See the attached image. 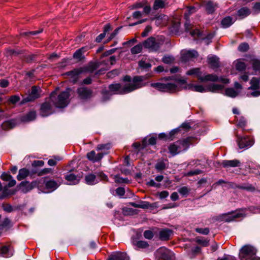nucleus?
<instances>
[{"instance_id": "nucleus-1", "label": "nucleus", "mask_w": 260, "mask_h": 260, "mask_svg": "<svg viewBox=\"0 0 260 260\" xmlns=\"http://www.w3.org/2000/svg\"><path fill=\"white\" fill-rule=\"evenodd\" d=\"M143 80L142 76H136L133 78L132 83L112 84L109 86V91L113 94H127L142 87Z\"/></svg>"}, {"instance_id": "nucleus-2", "label": "nucleus", "mask_w": 260, "mask_h": 260, "mask_svg": "<svg viewBox=\"0 0 260 260\" xmlns=\"http://www.w3.org/2000/svg\"><path fill=\"white\" fill-rule=\"evenodd\" d=\"M71 89L67 88L66 91L61 92L56 97V91H53L49 97L50 100L56 107L62 108L66 107L69 103V96Z\"/></svg>"}, {"instance_id": "nucleus-3", "label": "nucleus", "mask_w": 260, "mask_h": 260, "mask_svg": "<svg viewBox=\"0 0 260 260\" xmlns=\"http://www.w3.org/2000/svg\"><path fill=\"white\" fill-rule=\"evenodd\" d=\"M196 11L197 9L195 7H187L186 12L184 14V17L186 20V22L184 24L185 30L186 31H189L191 36L194 38L200 37L201 35V32L199 29H194L193 25L192 24H190L188 21L189 16L192 14L194 13Z\"/></svg>"}, {"instance_id": "nucleus-4", "label": "nucleus", "mask_w": 260, "mask_h": 260, "mask_svg": "<svg viewBox=\"0 0 260 260\" xmlns=\"http://www.w3.org/2000/svg\"><path fill=\"white\" fill-rule=\"evenodd\" d=\"M256 250L250 245H245L240 249L239 258L241 260H260V258L255 256Z\"/></svg>"}, {"instance_id": "nucleus-5", "label": "nucleus", "mask_w": 260, "mask_h": 260, "mask_svg": "<svg viewBox=\"0 0 260 260\" xmlns=\"http://www.w3.org/2000/svg\"><path fill=\"white\" fill-rule=\"evenodd\" d=\"M250 86L248 90H252V91L248 92L247 96L248 97H257L260 95V77H252L250 81Z\"/></svg>"}, {"instance_id": "nucleus-6", "label": "nucleus", "mask_w": 260, "mask_h": 260, "mask_svg": "<svg viewBox=\"0 0 260 260\" xmlns=\"http://www.w3.org/2000/svg\"><path fill=\"white\" fill-rule=\"evenodd\" d=\"M107 178V176L103 172H99L97 173L96 175L93 174H88L85 176V180L87 184L92 185L99 182L98 178H100L102 180H105Z\"/></svg>"}, {"instance_id": "nucleus-7", "label": "nucleus", "mask_w": 260, "mask_h": 260, "mask_svg": "<svg viewBox=\"0 0 260 260\" xmlns=\"http://www.w3.org/2000/svg\"><path fill=\"white\" fill-rule=\"evenodd\" d=\"M236 136L237 137V142L240 149L247 148L252 146L254 144V140L252 138L248 136L240 137L237 134H236Z\"/></svg>"}, {"instance_id": "nucleus-8", "label": "nucleus", "mask_w": 260, "mask_h": 260, "mask_svg": "<svg viewBox=\"0 0 260 260\" xmlns=\"http://www.w3.org/2000/svg\"><path fill=\"white\" fill-rule=\"evenodd\" d=\"M77 93L79 98L83 100H87L93 96L92 90L86 87H81L78 88Z\"/></svg>"}, {"instance_id": "nucleus-9", "label": "nucleus", "mask_w": 260, "mask_h": 260, "mask_svg": "<svg viewBox=\"0 0 260 260\" xmlns=\"http://www.w3.org/2000/svg\"><path fill=\"white\" fill-rule=\"evenodd\" d=\"M41 89L39 87L33 86L29 94L22 101V103L31 102L40 97Z\"/></svg>"}, {"instance_id": "nucleus-10", "label": "nucleus", "mask_w": 260, "mask_h": 260, "mask_svg": "<svg viewBox=\"0 0 260 260\" xmlns=\"http://www.w3.org/2000/svg\"><path fill=\"white\" fill-rule=\"evenodd\" d=\"M52 102L49 99L43 103L41 106L40 113L42 116H47L53 113Z\"/></svg>"}, {"instance_id": "nucleus-11", "label": "nucleus", "mask_w": 260, "mask_h": 260, "mask_svg": "<svg viewBox=\"0 0 260 260\" xmlns=\"http://www.w3.org/2000/svg\"><path fill=\"white\" fill-rule=\"evenodd\" d=\"M243 216V213L240 211H236L234 212H229L223 214L221 216L222 220L226 222H231L237 218H239Z\"/></svg>"}, {"instance_id": "nucleus-12", "label": "nucleus", "mask_w": 260, "mask_h": 260, "mask_svg": "<svg viewBox=\"0 0 260 260\" xmlns=\"http://www.w3.org/2000/svg\"><path fill=\"white\" fill-rule=\"evenodd\" d=\"M106 154H107V152H101L96 154L94 150H92L87 153L86 157L90 161L95 162L101 161Z\"/></svg>"}, {"instance_id": "nucleus-13", "label": "nucleus", "mask_w": 260, "mask_h": 260, "mask_svg": "<svg viewBox=\"0 0 260 260\" xmlns=\"http://www.w3.org/2000/svg\"><path fill=\"white\" fill-rule=\"evenodd\" d=\"M198 56V52L194 50L184 51L181 53V59L184 61H187L192 58H197Z\"/></svg>"}, {"instance_id": "nucleus-14", "label": "nucleus", "mask_w": 260, "mask_h": 260, "mask_svg": "<svg viewBox=\"0 0 260 260\" xmlns=\"http://www.w3.org/2000/svg\"><path fill=\"white\" fill-rule=\"evenodd\" d=\"M37 185V182L36 181H33L31 183H29L27 181L21 182L20 184V189L23 193H27L30 191L34 187Z\"/></svg>"}, {"instance_id": "nucleus-15", "label": "nucleus", "mask_w": 260, "mask_h": 260, "mask_svg": "<svg viewBox=\"0 0 260 260\" xmlns=\"http://www.w3.org/2000/svg\"><path fill=\"white\" fill-rule=\"evenodd\" d=\"M143 45L145 48L150 49L151 50H157L159 46L157 43L155 42L154 38L150 37L144 43Z\"/></svg>"}, {"instance_id": "nucleus-16", "label": "nucleus", "mask_w": 260, "mask_h": 260, "mask_svg": "<svg viewBox=\"0 0 260 260\" xmlns=\"http://www.w3.org/2000/svg\"><path fill=\"white\" fill-rule=\"evenodd\" d=\"M173 231L169 229H164L159 232V238L161 240H169L173 235Z\"/></svg>"}, {"instance_id": "nucleus-17", "label": "nucleus", "mask_w": 260, "mask_h": 260, "mask_svg": "<svg viewBox=\"0 0 260 260\" xmlns=\"http://www.w3.org/2000/svg\"><path fill=\"white\" fill-rule=\"evenodd\" d=\"M232 187L233 188H238L245 190L250 192H254L256 190L255 187L252 184L248 183H244L243 184H234Z\"/></svg>"}, {"instance_id": "nucleus-18", "label": "nucleus", "mask_w": 260, "mask_h": 260, "mask_svg": "<svg viewBox=\"0 0 260 260\" xmlns=\"http://www.w3.org/2000/svg\"><path fill=\"white\" fill-rule=\"evenodd\" d=\"M157 256L162 260H169L170 258L169 251L165 247H160L156 251Z\"/></svg>"}, {"instance_id": "nucleus-19", "label": "nucleus", "mask_w": 260, "mask_h": 260, "mask_svg": "<svg viewBox=\"0 0 260 260\" xmlns=\"http://www.w3.org/2000/svg\"><path fill=\"white\" fill-rule=\"evenodd\" d=\"M221 165L223 168H234L240 167L241 166L240 161L238 159L224 160L221 162Z\"/></svg>"}, {"instance_id": "nucleus-20", "label": "nucleus", "mask_w": 260, "mask_h": 260, "mask_svg": "<svg viewBox=\"0 0 260 260\" xmlns=\"http://www.w3.org/2000/svg\"><path fill=\"white\" fill-rule=\"evenodd\" d=\"M180 142H176L171 144L169 147V152L172 155H175L177 153L182 151L181 150V146H180Z\"/></svg>"}, {"instance_id": "nucleus-21", "label": "nucleus", "mask_w": 260, "mask_h": 260, "mask_svg": "<svg viewBox=\"0 0 260 260\" xmlns=\"http://www.w3.org/2000/svg\"><path fill=\"white\" fill-rule=\"evenodd\" d=\"M186 75L189 76H195L198 80L202 81L203 74L199 68H192L186 72Z\"/></svg>"}, {"instance_id": "nucleus-22", "label": "nucleus", "mask_w": 260, "mask_h": 260, "mask_svg": "<svg viewBox=\"0 0 260 260\" xmlns=\"http://www.w3.org/2000/svg\"><path fill=\"white\" fill-rule=\"evenodd\" d=\"M0 252L5 257H10L13 254V249L11 246H4L0 248Z\"/></svg>"}, {"instance_id": "nucleus-23", "label": "nucleus", "mask_w": 260, "mask_h": 260, "mask_svg": "<svg viewBox=\"0 0 260 260\" xmlns=\"http://www.w3.org/2000/svg\"><path fill=\"white\" fill-rule=\"evenodd\" d=\"M208 62L212 69L217 68L219 66V58L216 56H208Z\"/></svg>"}, {"instance_id": "nucleus-24", "label": "nucleus", "mask_w": 260, "mask_h": 260, "mask_svg": "<svg viewBox=\"0 0 260 260\" xmlns=\"http://www.w3.org/2000/svg\"><path fill=\"white\" fill-rule=\"evenodd\" d=\"M108 260H129L126 254L124 252H117L111 255Z\"/></svg>"}, {"instance_id": "nucleus-25", "label": "nucleus", "mask_w": 260, "mask_h": 260, "mask_svg": "<svg viewBox=\"0 0 260 260\" xmlns=\"http://www.w3.org/2000/svg\"><path fill=\"white\" fill-rule=\"evenodd\" d=\"M192 138L191 137L186 138L182 140L178 141L180 142V146H181L182 151L186 150L192 143Z\"/></svg>"}, {"instance_id": "nucleus-26", "label": "nucleus", "mask_w": 260, "mask_h": 260, "mask_svg": "<svg viewBox=\"0 0 260 260\" xmlns=\"http://www.w3.org/2000/svg\"><path fill=\"white\" fill-rule=\"evenodd\" d=\"M30 174L29 170L26 168H22L19 170L18 174L17 176L18 180L20 181L28 176Z\"/></svg>"}, {"instance_id": "nucleus-27", "label": "nucleus", "mask_w": 260, "mask_h": 260, "mask_svg": "<svg viewBox=\"0 0 260 260\" xmlns=\"http://www.w3.org/2000/svg\"><path fill=\"white\" fill-rule=\"evenodd\" d=\"M178 129H174L168 135L166 134L165 133H160L158 135V138L160 139H164L165 140H172V137L175 135L177 132Z\"/></svg>"}, {"instance_id": "nucleus-28", "label": "nucleus", "mask_w": 260, "mask_h": 260, "mask_svg": "<svg viewBox=\"0 0 260 260\" xmlns=\"http://www.w3.org/2000/svg\"><path fill=\"white\" fill-rule=\"evenodd\" d=\"M57 182L54 180H49L45 183V188L49 191H52L58 187Z\"/></svg>"}, {"instance_id": "nucleus-29", "label": "nucleus", "mask_w": 260, "mask_h": 260, "mask_svg": "<svg viewBox=\"0 0 260 260\" xmlns=\"http://www.w3.org/2000/svg\"><path fill=\"white\" fill-rule=\"evenodd\" d=\"M164 92H173L177 90V86L174 83H167L165 84Z\"/></svg>"}, {"instance_id": "nucleus-30", "label": "nucleus", "mask_w": 260, "mask_h": 260, "mask_svg": "<svg viewBox=\"0 0 260 260\" xmlns=\"http://www.w3.org/2000/svg\"><path fill=\"white\" fill-rule=\"evenodd\" d=\"M219 80V78L218 76L215 74H208L205 76L203 75L202 79L201 82L205 81H218Z\"/></svg>"}, {"instance_id": "nucleus-31", "label": "nucleus", "mask_w": 260, "mask_h": 260, "mask_svg": "<svg viewBox=\"0 0 260 260\" xmlns=\"http://www.w3.org/2000/svg\"><path fill=\"white\" fill-rule=\"evenodd\" d=\"M217 7V5L213 2H208L206 5V9L209 14L213 13Z\"/></svg>"}, {"instance_id": "nucleus-32", "label": "nucleus", "mask_w": 260, "mask_h": 260, "mask_svg": "<svg viewBox=\"0 0 260 260\" xmlns=\"http://www.w3.org/2000/svg\"><path fill=\"white\" fill-rule=\"evenodd\" d=\"M250 13L249 9L246 7L242 8L238 11V15L241 18H244L248 16Z\"/></svg>"}, {"instance_id": "nucleus-33", "label": "nucleus", "mask_w": 260, "mask_h": 260, "mask_svg": "<svg viewBox=\"0 0 260 260\" xmlns=\"http://www.w3.org/2000/svg\"><path fill=\"white\" fill-rule=\"evenodd\" d=\"M188 87L189 89L193 91L203 92L206 91L205 88L201 85L189 84L188 85Z\"/></svg>"}, {"instance_id": "nucleus-34", "label": "nucleus", "mask_w": 260, "mask_h": 260, "mask_svg": "<svg viewBox=\"0 0 260 260\" xmlns=\"http://www.w3.org/2000/svg\"><path fill=\"white\" fill-rule=\"evenodd\" d=\"M66 179L71 182V184H76L79 181L78 177L72 173H70L66 176Z\"/></svg>"}, {"instance_id": "nucleus-35", "label": "nucleus", "mask_w": 260, "mask_h": 260, "mask_svg": "<svg viewBox=\"0 0 260 260\" xmlns=\"http://www.w3.org/2000/svg\"><path fill=\"white\" fill-rule=\"evenodd\" d=\"M36 117V113L35 111H30L22 118L24 121H29L34 120Z\"/></svg>"}, {"instance_id": "nucleus-36", "label": "nucleus", "mask_w": 260, "mask_h": 260, "mask_svg": "<svg viewBox=\"0 0 260 260\" xmlns=\"http://www.w3.org/2000/svg\"><path fill=\"white\" fill-rule=\"evenodd\" d=\"M81 72L82 71L79 69H75L73 71L67 72L66 74L72 77L74 80H76L78 78L79 75Z\"/></svg>"}, {"instance_id": "nucleus-37", "label": "nucleus", "mask_w": 260, "mask_h": 260, "mask_svg": "<svg viewBox=\"0 0 260 260\" xmlns=\"http://www.w3.org/2000/svg\"><path fill=\"white\" fill-rule=\"evenodd\" d=\"M166 4L163 0H155L153 8L154 10H158L165 8Z\"/></svg>"}, {"instance_id": "nucleus-38", "label": "nucleus", "mask_w": 260, "mask_h": 260, "mask_svg": "<svg viewBox=\"0 0 260 260\" xmlns=\"http://www.w3.org/2000/svg\"><path fill=\"white\" fill-rule=\"evenodd\" d=\"M233 23L232 18L231 17H226L223 19L221 24L223 27L227 28L231 26Z\"/></svg>"}, {"instance_id": "nucleus-39", "label": "nucleus", "mask_w": 260, "mask_h": 260, "mask_svg": "<svg viewBox=\"0 0 260 260\" xmlns=\"http://www.w3.org/2000/svg\"><path fill=\"white\" fill-rule=\"evenodd\" d=\"M235 118L237 121V126L244 128L246 125L247 121L244 117L241 116L239 118H238L237 116H236Z\"/></svg>"}, {"instance_id": "nucleus-40", "label": "nucleus", "mask_w": 260, "mask_h": 260, "mask_svg": "<svg viewBox=\"0 0 260 260\" xmlns=\"http://www.w3.org/2000/svg\"><path fill=\"white\" fill-rule=\"evenodd\" d=\"M167 164L164 160H159L155 165V168L158 171L165 170L166 168Z\"/></svg>"}, {"instance_id": "nucleus-41", "label": "nucleus", "mask_w": 260, "mask_h": 260, "mask_svg": "<svg viewBox=\"0 0 260 260\" xmlns=\"http://www.w3.org/2000/svg\"><path fill=\"white\" fill-rule=\"evenodd\" d=\"M223 88V86L220 84H212L209 86V90L210 91L216 92H218L220 90H222Z\"/></svg>"}, {"instance_id": "nucleus-42", "label": "nucleus", "mask_w": 260, "mask_h": 260, "mask_svg": "<svg viewBox=\"0 0 260 260\" xmlns=\"http://www.w3.org/2000/svg\"><path fill=\"white\" fill-rule=\"evenodd\" d=\"M253 70L255 71V74L257 72L260 73V61L257 59L253 60L252 62Z\"/></svg>"}, {"instance_id": "nucleus-43", "label": "nucleus", "mask_w": 260, "mask_h": 260, "mask_svg": "<svg viewBox=\"0 0 260 260\" xmlns=\"http://www.w3.org/2000/svg\"><path fill=\"white\" fill-rule=\"evenodd\" d=\"M225 94L230 97L235 98L238 95V93L234 88H229L225 90Z\"/></svg>"}, {"instance_id": "nucleus-44", "label": "nucleus", "mask_w": 260, "mask_h": 260, "mask_svg": "<svg viewBox=\"0 0 260 260\" xmlns=\"http://www.w3.org/2000/svg\"><path fill=\"white\" fill-rule=\"evenodd\" d=\"M165 84L160 82H157L151 84V86L157 89L160 91L164 92Z\"/></svg>"}, {"instance_id": "nucleus-45", "label": "nucleus", "mask_w": 260, "mask_h": 260, "mask_svg": "<svg viewBox=\"0 0 260 260\" xmlns=\"http://www.w3.org/2000/svg\"><path fill=\"white\" fill-rule=\"evenodd\" d=\"M14 192L8 189L7 186H5L2 194L0 196V199H3L9 194H13Z\"/></svg>"}, {"instance_id": "nucleus-46", "label": "nucleus", "mask_w": 260, "mask_h": 260, "mask_svg": "<svg viewBox=\"0 0 260 260\" xmlns=\"http://www.w3.org/2000/svg\"><path fill=\"white\" fill-rule=\"evenodd\" d=\"M236 70L238 71H243L246 69V64L244 62L238 60L235 65Z\"/></svg>"}, {"instance_id": "nucleus-47", "label": "nucleus", "mask_w": 260, "mask_h": 260, "mask_svg": "<svg viewBox=\"0 0 260 260\" xmlns=\"http://www.w3.org/2000/svg\"><path fill=\"white\" fill-rule=\"evenodd\" d=\"M198 244L204 247H206L209 245V240L204 238H198L196 239Z\"/></svg>"}, {"instance_id": "nucleus-48", "label": "nucleus", "mask_w": 260, "mask_h": 260, "mask_svg": "<svg viewBox=\"0 0 260 260\" xmlns=\"http://www.w3.org/2000/svg\"><path fill=\"white\" fill-rule=\"evenodd\" d=\"M131 205L135 208H141L143 209L148 208L149 204L147 202H142L141 204H137L136 203H131Z\"/></svg>"}, {"instance_id": "nucleus-49", "label": "nucleus", "mask_w": 260, "mask_h": 260, "mask_svg": "<svg viewBox=\"0 0 260 260\" xmlns=\"http://www.w3.org/2000/svg\"><path fill=\"white\" fill-rule=\"evenodd\" d=\"M142 50V45L141 44H138L133 47L131 50V53L133 54H136L141 52Z\"/></svg>"}, {"instance_id": "nucleus-50", "label": "nucleus", "mask_w": 260, "mask_h": 260, "mask_svg": "<svg viewBox=\"0 0 260 260\" xmlns=\"http://www.w3.org/2000/svg\"><path fill=\"white\" fill-rule=\"evenodd\" d=\"M111 147L110 144H101L97 146L96 149L98 150H108Z\"/></svg>"}, {"instance_id": "nucleus-51", "label": "nucleus", "mask_w": 260, "mask_h": 260, "mask_svg": "<svg viewBox=\"0 0 260 260\" xmlns=\"http://www.w3.org/2000/svg\"><path fill=\"white\" fill-rule=\"evenodd\" d=\"M178 191L182 196H185L189 193L190 189L186 186H183L179 188Z\"/></svg>"}, {"instance_id": "nucleus-52", "label": "nucleus", "mask_w": 260, "mask_h": 260, "mask_svg": "<svg viewBox=\"0 0 260 260\" xmlns=\"http://www.w3.org/2000/svg\"><path fill=\"white\" fill-rule=\"evenodd\" d=\"M139 65L140 67L145 69H149L151 67V63L148 62H146L143 60H141L139 62Z\"/></svg>"}, {"instance_id": "nucleus-53", "label": "nucleus", "mask_w": 260, "mask_h": 260, "mask_svg": "<svg viewBox=\"0 0 260 260\" xmlns=\"http://www.w3.org/2000/svg\"><path fill=\"white\" fill-rule=\"evenodd\" d=\"M73 57L79 61L84 58V55L81 52V50H76L73 55Z\"/></svg>"}, {"instance_id": "nucleus-54", "label": "nucleus", "mask_w": 260, "mask_h": 260, "mask_svg": "<svg viewBox=\"0 0 260 260\" xmlns=\"http://www.w3.org/2000/svg\"><path fill=\"white\" fill-rule=\"evenodd\" d=\"M249 49V45L247 43H243L238 47V50L242 52H246Z\"/></svg>"}, {"instance_id": "nucleus-55", "label": "nucleus", "mask_w": 260, "mask_h": 260, "mask_svg": "<svg viewBox=\"0 0 260 260\" xmlns=\"http://www.w3.org/2000/svg\"><path fill=\"white\" fill-rule=\"evenodd\" d=\"M52 170L51 168H45L38 173V175L40 176L45 174L52 173Z\"/></svg>"}, {"instance_id": "nucleus-56", "label": "nucleus", "mask_w": 260, "mask_h": 260, "mask_svg": "<svg viewBox=\"0 0 260 260\" xmlns=\"http://www.w3.org/2000/svg\"><path fill=\"white\" fill-rule=\"evenodd\" d=\"M136 246L140 248H146L148 246V244L146 241H139L137 242Z\"/></svg>"}, {"instance_id": "nucleus-57", "label": "nucleus", "mask_w": 260, "mask_h": 260, "mask_svg": "<svg viewBox=\"0 0 260 260\" xmlns=\"http://www.w3.org/2000/svg\"><path fill=\"white\" fill-rule=\"evenodd\" d=\"M195 231L199 233L207 235L209 233V229L207 228H196Z\"/></svg>"}, {"instance_id": "nucleus-58", "label": "nucleus", "mask_w": 260, "mask_h": 260, "mask_svg": "<svg viewBox=\"0 0 260 260\" xmlns=\"http://www.w3.org/2000/svg\"><path fill=\"white\" fill-rule=\"evenodd\" d=\"M162 61L165 63H171L174 60V58L172 56H165L162 59Z\"/></svg>"}, {"instance_id": "nucleus-59", "label": "nucleus", "mask_w": 260, "mask_h": 260, "mask_svg": "<svg viewBox=\"0 0 260 260\" xmlns=\"http://www.w3.org/2000/svg\"><path fill=\"white\" fill-rule=\"evenodd\" d=\"M144 236L146 239H151L153 237V232L149 230L145 231L144 233Z\"/></svg>"}, {"instance_id": "nucleus-60", "label": "nucleus", "mask_w": 260, "mask_h": 260, "mask_svg": "<svg viewBox=\"0 0 260 260\" xmlns=\"http://www.w3.org/2000/svg\"><path fill=\"white\" fill-rule=\"evenodd\" d=\"M2 207L4 210L7 212H11L13 210L12 206L9 204H3Z\"/></svg>"}, {"instance_id": "nucleus-61", "label": "nucleus", "mask_w": 260, "mask_h": 260, "mask_svg": "<svg viewBox=\"0 0 260 260\" xmlns=\"http://www.w3.org/2000/svg\"><path fill=\"white\" fill-rule=\"evenodd\" d=\"M2 127L4 129H11L13 128V126L12 123L11 121H6L3 123Z\"/></svg>"}, {"instance_id": "nucleus-62", "label": "nucleus", "mask_w": 260, "mask_h": 260, "mask_svg": "<svg viewBox=\"0 0 260 260\" xmlns=\"http://www.w3.org/2000/svg\"><path fill=\"white\" fill-rule=\"evenodd\" d=\"M217 260H236V258L230 255H224L222 257H219Z\"/></svg>"}, {"instance_id": "nucleus-63", "label": "nucleus", "mask_w": 260, "mask_h": 260, "mask_svg": "<svg viewBox=\"0 0 260 260\" xmlns=\"http://www.w3.org/2000/svg\"><path fill=\"white\" fill-rule=\"evenodd\" d=\"M12 178V176L7 173H4L1 175V179L4 181H9L10 179Z\"/></svg>"}, {"instance_id": "nucleus-64", "label": "nucleus", "mask_w": 260, "mask_h": 260, "mask_svg": "<svg viewBox=\"0 0 260 260\" xmlns=\"http://www.w3.org/2000/svg\"><path fill=\"white\" fill-rule=\"evenodd\" d=\"M97 69V66L95 63H91L87 67V70L90 72H92Z\"/></svg>"}]
</instances>
